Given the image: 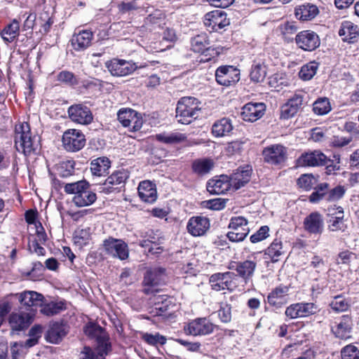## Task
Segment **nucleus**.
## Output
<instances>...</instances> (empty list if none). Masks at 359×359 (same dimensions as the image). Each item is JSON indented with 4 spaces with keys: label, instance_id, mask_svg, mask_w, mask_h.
Returning a JSON list of instances; mask_svg holds the SVG:
<instances>
[{
    "label": "nucleus",
    "instance_id": "obj_8",
    "mask_svg": "<svg viewBox=\"0 0 359 359\" xmlns=\"http://www.w3.org/2000/svg\"><path fill=\"white\" fill-rule=\"evenodd\" d=\"M248 220L242 216L233 217L229 224L231 229L226 234L231 242L243 241L250 233Z\"/></svg>",
    "mask_w": 359,
    "mask_h": 359
},
{
    "label": "nucleus",
    "instance_id": "obj_1",
    "mask_svg": "<svg viewBox=\"0 0 359 359\" xmlns=\"http://www.w3.org/2000/svg\"><path fill=\"white\" fill-rule=\"evenodd\" d=\"M65 192L74 195L72 201L77 208L91 205L97 198L96 193L92 190L90 184L86 180L66 184Z\"/></svg>",
    "mask_w": 359,
    "mask_h": 359
},
{
    "label": "nucleus",
    "instance_id": "obj_16",
    "mask_svg": "<svg viewBox=\"0 0 359 359\" xmlns=\"http://www.w3.org/2000/svg\"><path fill=\"white\" fill-rule=\"evenodd\" d=\"M304 230L311 235H320L325 228L324 217L318 211H314L306 216L303 221Z\"/></svg>",
    "mask_w": 359,
    "mask_h": 359
},
{
    "label": "nucleus",
    "instance_id": "obj_48",
    "mask_svg": "<svg viewBox=\"0 0 359 359\" xmlns=\"http://www.w3.org/2000/svg\"><path fill=\"white\" fill-rule=\"evenodd\" d=\"M210 45V41L206 34H201L191 40V50L195 53H202Z\"/></svg>",
    "mask_w": 359,
    "mask_h": 359
},
{
    "label": "nucleus",
    "instance_id": "obj_33",
    "mask_svg": "<svg viewBox=\"0 0 359 359\" xmlns=\"http://www.w3.org/2000/svg\"><path fill=\"white\" fill-rule=\"evenodd\" d=\"M76 162L74 160H63L56 163L54 167L55 175L61 178H67L75 173Z\"/></svg>",
    "mask_w": 359,
    "mask_h": 359
},
{
    "label": "nucleus",
    "instance_id": "obj_28",
    "mask_svg": "<svg viewBox=\"0 0 359 359\" xmlns=\"http://www.w3.org/2000/svg\"><path fill=\"white\" fill-rule=\"evenodd\" d=\"M230 187L231 186L227 176H221L219 179H211L207 183V190L211 194H224Z\"/></svg>",
    "mask_w": 359,
    "mask_h": 359
},
{
    "label": "nucleus",
    "instance_id": "obj_60",
    "mask_svg": "<svg viewBox=\"0 0 359 359\" xmlns=\"http://www.w3.org/2000/svg\"><path fill=\"white\" fill-rule=\"evenodd\" d=\"M269 228L267 226H262L250 236V240L252 243L262 241L269 236Z\"/></svg>",
    "mask_w": 359,
    "mask_h": 359
},
{
    "label": "nucleus",
    "instance_id": "obj_46",
    "mask_svg": "<svg viewBox=\"0 0 359 359\" xmlns=\"http://www.w3.org/2000/svg\"><path fill=\"white\" fill-rule=\"evenodd\" d=\"M283 254V243L279 239H275L264 252L272 262H276L279 260V257Z\"/></svg>",
    "mask_w": 359,
    "mask_h": 359
},
{
    "label": "nucleus",
    "instance_id": "obj_32",
    "mask_svg": "<svg viewBox=\"0 0 359 359\" xmlns=\"http://www.w3.org/2000/svg\"><path fill=\"white\" fill-rule=\"evenodd\" d=\"M111 161L106 156L95 158L90 162V171L94 176H105L109 173Z\"/></svg>",
    "mask_w": 359,
    "mask_h": 359
},
{
    "label": "nucleus",
    "instance_id": "obj_5",
    "mask_svg": "<svg viewBox=\"0 0 359 359\" xmlns=\"http://www.w3.org/2000/svg\"><path fill=\"white\" fill-rule=\"evenodd\" d=\"M201 109L198 100L192 97L181 98L176 107V118L182 124H189L198 118Z\"/></svg>",
    "mask_w": 359,
    "mask_h": 359
},
{
    "label": "nucleus",
    "instance_id": "obj_27",
    "mask_svg": "<svg viewBox=\"0 0 359 359\" xmlns=\"http://www.w3.org/2000/svg\"><path fill=\"white\" fill-rule=\"evenodd\" d=\"M265 109L263 103H248L242 108L241 116L245 121L253 122L261 118Z\"/></svg>",
    "mask_w": 359,
    "mask_h": 359
},
{
    "label": "nucleus",
    "instance_id": "obj_55",
    "mask_svg": "<svg viewBox=\"0 0 359 359\" xmlns=\"http://www.w3.org/2000/svg\"><path fill=\"white\" fill-rule=\"evenodd\" d=\"M57 81L68 86L78 84V80L74 73L67 70H63L57 75Z\"/></svg>",
    "mask_w": 359,
    "mask_h": 359
},
{
    "label": "nucleus",
    "instance_id": "obj_19",
    "mask_svg": "<svg viewBox=\"0 0 359 359\" xmlns=\"http://www.w3.org/2000/svg\"><path fill=\"white\" fill-rule=\"evenodd\" d=\"M295 41L299 48L306 51L315 50L320 43L318 35L310 30H304L297 34Z\"/></svg>",
    "mask_w": 359,
    "mask_h": 359
},
{
    "label": "nucleus",
    "instance_id": "obj_22",
    "mask_svg": "<svg viewBox=\"0 0 359 359\" xmlns=\"http://www.w3.org/2000/svg\"><path fill=\"white\" fill-rule=\"evenodd\" d=\"M252 171V168L250 165L236 169L229 177L231 187L237 190L244 187L250 182Z\"/></svg>",
    "mask_w": 359,
    "mask_h": 359
},
{
    "label": "nucleus",
    "instance_id": "obj_25",
    "mask_svg": "<svg viewBox=\"0 0 359 359\" xmlns=\"http://www.w3.org/2000/svg\"><path fill=\"white\" fill-rule=\"evenodd\" d=\"M174 307L172 298L167 295L158 294V322L161 320H173L175 318Z\"/></svg>",
    "mask_w": 359,
    "mask_h": 359
},
{
    "label": "nucleus",
    "instance_id": "obj_20",
    "mask_svg": "<svg viewBox=\"0 0 359 359\" xmlns=\"http://www.w3.org/2000/svg\"><path fill=\"white\" fill-rule=\"evenodd\" d=\"M239 71L233 66H221L215 72L217 82L224 86L236 83L240 79Z\"/></svg>",
    "mask_w": 359,
    "mask_h": 359
},
{
    "label": "nucleus",
    "instance_id": "obj_24",
    "mask_svg": "<svg viewBox=\"0 0 359 359\" xmlns=\"http://www.w3.org/2000/svg\"><path fill=\"white\" fill-rule=\"evenodd\" d=\"M161 20V17H158V27L162 30L161 33L158 32V35L162 38L160 41L161 47H158V52H163L166 49L172 47V43L176 41L177 36L175 31L170 26H167V22H163V26H162L160 22Z\"/></svg>",
    "mask_w": 359,
    "mask_h": 359
},
{
    "label": "nucleus",
    "instance_id": "obj_63",
    "mask_svg": "<svg viewBox=\"0 0 359 359\" xmlns=\"http://www.w3.org/2000/svg\"><path fill=\"white\" fill-rule=\"evenodd\" d=\"M40 243L39 241L33 240L29 243L28 248L32 253H36L38 256H44L46 252Z\"/></svg>",
    "mask_w": 359,
    "mask_h": 359
},
{
    "label": "nucleus",
    "instance_id": "obj_56",
    "mask_svg": "<svg viewBox=\"0 0 359 359\" xmlns=\"http://www.w3.org/2000/svg\"><path fill=\"white\" fill-rule=\"evenodd\" d=\"M346 189L343 186L338 185L334 188L327 189V201L334 202L337 201L344 196Z\"/></svg>",
    "mask_w": 359,
    "mask_h": 359
},
{
    "label": "nucleus",
    "instance_id": "obj_10",
    "mask_svg": "<svg viewBox=\"0 0 359 359\" xmlns=\"http://www.w3.org/2000/svg\"><path fill=\"white\" fill-rule=\"evenodd\" d=\"M102 248L106 254L121 260H125L129 256L128 245L121 239L109 236L103 241Z\"/></svg>",
    "mask_w": 359,
    "mask_h": 359
},
{
    "label": "nucleus",
    "instance_id": "obj_53",
    "mask_svg": "<svg viewBox=\"0 0 359 359\" xmlns=\"http://www.w3.org/2000/svg\"><path fill=\"white\" fill-rule=\"evenodd\" d=\"M266 75V69L265 66L261 65H255L252 67L250 77V79L255 83L262 82Z\"/></svg>",
    "mask_w": 359,
    "mask_h": 359
},
{
    "label": "nucleus",
    "instance_id": "obj_64",
    "mask_svg": "<svg viewBox=\"0 0 359 359\" xmlns=\"http://www.w3.org/2000/svg\"><path fill=\"white\" fill-rule=\"evenodd\" d=\"M96 352L97 351H96ZM81 354L82 355L81 359H102V358L98 355V353H95L92 348L88 346L83 347Z\"/></svg>",
    "mask_w": 359,
    "mask_h": 359
},
{
    "label": "nucleus",
    "instance_id": "obj_38",
    "mask_svg": "<svg viewBox=\"0 0 359 359\" xmlns=\"http://www.w3.org/2000/svg\"><path fill=\"white\" fill-rule=\"evenodd\" d=\"M233 130V125L229 118H222L212 125V133L215 137H220L228 135Z\"/></svg>",
    "mask_w": 359,
    "mask_h": 359
},
{
    "label": "nucleus",
    "instance_id": "obj_43",
    "mask_svg": "<svg viewBox=\"0 0 359 359\" xmlns=\"http://www.w3.org/2000/svg\"><path fill=\"white\" fill-rule=\"evenodd\" d=\"M337 210V215L331 217L328 220L327 229L330 231H344L346 228V224L344 221L343 208L339 206Z\"/></svg>",
    "mask_w": 359,
    "mask_h": 359
},
{
    "label": "nucleus",
    "instance_id": "obj_9",
    "mask_svg": "<svg viewBox=\"0 0 359 359\" xmlns=\"http://www.w3.org/2000/svg\"><path fill=\"white\" fill-rule=\"evenodd\" d=\"M62 141L66 151L76 152L84 147L86 140L84 134L80 130L68 129L64 132Z\"/></svg>",
    "mask_w": 359,
    "mask_h": 359
},
{
    "label": "nucleus",
    "instance_id": "obj_6",
    "mask_svg": "<svg viewBox=\"0 0 359 359\" xmlns=\"http://www.w3.org/2000/svg\"><path fill=\"white\" fill-rule=\"evenodd\" d=\"M117 118L122 126L128 128L130 132H136L143 125L142 114L131 109L121 108L117 112Z\"/></svg>",
    "mask_w": 359,
    "mask_h": 359
},
{
    "label": "nucleus",
    "instance_id": "obj_15",
    "mask_svg": "<svg viewBox=\"0 0 359 359\" xmlns=\"http://www.w3.org/2000/svg\"><path fill=\"white\" fill-rule=\"evenodd\" d=\"M262 155L265 162L275 165H282L287 159V149L282 144H273L264 148Z\"/></svg>",
    "mask_w": 359,
    "mask_h": 359
},
{
    "label": "nucleus",
    "instance_id": "obj_11",
    "mask_svg": "<svg viewBox=\"0 0 359 359\" xmlns=\"http://www.w3.org/2000/svg\"><path fill=\"white\" fill-rule=\"evenodd\" d=\"M203 22L210 32H218L230 24L226 13L221 10H215L206 13Z\"/></svg>",
    "mask_w": 359,
    "mask_h": 359
},
{
    "label": "nucleus",
    "instance_id": "obj_34",
    "mask_svg": "<svg viewBox=\"0 0 359 359\" xmlns=\"http://www.w3.org/2000/svg\"><path fill=\"white\" fill-rule=\"evenodd\" d=\"M339 34L343 37L344 41L353 43L359 36V27L351 21H344L341 24Z\"/></svg>",
    "mask_w": 359,
    "mask_h": 359
},
{
    "label": "nucleus",
    "instance_id": "obj_3",
    "mask_svg": "<svg viewBox=\"0 0 359 359\" xmlns=\"http://www.w3.org/2000/svg\"><path fill=\"white\" fill-rule=\"evenodd\" d=\"M336 163L329 159L320 151H313L302 154L297 160V164L300 167L326 165L327 172L339 170L340 158L339 155H334Z\"/></svg>",
    "mask_w": 359,
    "mask_h": 359
},
{
    "label": "nucleus",
    "instance_id": "obj_61",
    "mask_svg": "<svg viewBox=\"0 0 359 359\" xmlns=\"http://www.w3.org/2000/svg\"><path fill=\"white\" fill-rule=\"evenodd\" d=\"M297 111L293 108L292 104L287 101L280 108V118L283 119H288L293 117Z\"/></svg>",
    "mask_w": 359,
    "mask_h": 359
},
{
    "label": "nucleus",
    "instance_id": "obj_59",
    "mask_svg": "<svg viewBox=\"0 0 359 359\" xmlns=\"http://www.w3.org/2000/svg\"><path fill=\"white\" fill-rule=\"evenodd\" d=\"M341 359H359V349L352 344L344 346L341 351Z\"/></svg>",
    "mask_w": 359,
    "mask_h": 359
},
{
    "label": "nucleus",
    "instance_id": "obj_40",
    "mask_svg": "<svg viewBox=\"0 0 359 359\" xmlns=\"http://www.w3.org/2000/svg\"><path fill=\"white\" fill-rule=\"evenodd\" d=\"M67 309L66 304L64 302H50L43 304L41 306L40 312L46 316H53Z\"/></svg>",
    "mask_w": 359,
    "mask_h": 359
},
{
    "label": "nucleus",
    "instance_id": "obj_26",
    "mask_svg": "<svg viewBox=\"0 0 359 359\" xmlns=\"http://www.w3.org/2000/svg\"><path fill=\"white\" fill-rule=\"evenodd\" d=\"M140 199L147 203H153L157 199L156 184L149 180H144L139 184L137 188Z\"/></svg>",
    "mask_w": 359,
    "mask_h": 359
},
{
    "label": "nucleus",
    "instance_id": "obj_47",
    "mask_svg": "<svg viewBox=\"0 0 359 359\" xmlns=\"http://www.w3.org/2000/svg\"><path fill=\"white\" fill-rule=\"evenodd\" d=\"M187 139V136L184 133H163L158 134V142L167 144H175L184 142Z\"/></svg>",
    "mask_w": 359,
    "mask_h": 359
},
{
    "label": "nucleus",
    "instance_id": "obj_13",
    "mask_svg": "<svg viewBox=\"0 0 359 359\" xmlns=\"http://www.w3.org/2000/svg\"><path fill=\"white\" fill-rule=\"evenodd\" d=\"M236 275L233 272L216 273L209 278V283L212 290L219 292L224 290H232L235 287L233 280Z\"/></svg>",
    "mask_w": 359,
    "mask_h": 359
},
{
    "label": "nucleus",
    "instance_id": "obj_30",
    "mask_svg": "<svg viewBox=\"0 0 359 359\" xmlns=\"http://www.w3.org/2000/svg\"><path fill=\"white\" fill-rule=\"evenodd\" d=\"M44 297L34 291H25L19 295L20 304L25 306L27 310L33 306H41L43 302Z\"/></svg>",
    "mask_w": 359,
    "mask_h": 359
},
{
    "label": "nucleus",
    "instance_id": "obj_62",
    "mask_svg": "<svg viewBox=\"0 0 359 359\" xmlns=\"http://www.w3.org/2000/svg\"><path fill=\"white\" fill-rule=\"evenodd\" d=\"M288 102L297 112L306 103L304 100V95L301 93H295L290 99L288 100Z\"/></svg>",
    "mask_w": 359,
    "mask_h": 359
},
{
    "label": "nucleus",
    "instance_id": "obj_36",
    "mask_svg": "<svg viewBox=\"0 0 359 359\" xmlns=\"http://www.w3.org/2000/svg\"><path fill=\"white\" fill-rule=\"evenodd\" d=\"M288 288L285 286L277 287L268 295L267 299L270 305L280 308L285 303Z\"/></svg>",
    "mask_w": 359,
    "mask_h": 359
},
{
    "label": "nucleus",
    "instance_id": "obj_2",
    "mask_svg": "<svg viewBox=\"0 0 359 359\" xmlns=\"http://www.w3.org/2000/svg\"><path fill=\"white\" fill-rule=\"evenodd\" d=\"M14 142L17 151L26 156L36 155L39 151V144L35 137L32 135L30 126L27 122L15 125Z\"/></svg>",
    "mask_w": 359,
    "mask_h": 359
},
{
    "label": "nucleus",
    "instance_id": "obj_18",
    "mask_svg": "<svg viewBox=\"0 0 359 359\" xmlns=\"http://www.w3.org/2000/svg\"><path fill=\"white\" fill-rule=\"evenodd\" d=\"M215 325L206 318H196L184 327L185 332L193 336H201L211 334Z\"/></svg>",
    "mask_w": 359,
    "mask_h": 359
},
{
    "label": "nucleus",
    "instance_id": "obj_39",
    "mask_svg": "<svg viewBox=\"0 0 359 359\" xmlns=\"http://www.w3.org/2000/svg\"><path fill=\"white\" fill-rule=\"evenodd\" d=\"M19 34L20 22L16 19L7 25L1 32L3 40L7 43L14 41Z\"/></svg>",
    "mask_w": 359,
    "mask_h": 359
},
{
    "label": "nucleus",
    "instance_id": "obj_21",
    "mask_svg": "<svg viewBox=\"0 0 359 359\" xmlns=\"http://www.w3.org/2000/svg\"><path fill=\"white\" fill-rule=\"evenodd\" d=\"M210 226V219L200 215L191 217L188 221L187 229L193 236H201L208 231Z\"/></svg>",
    "mask_w": 359,
    "mask_h": 359
},
{
    "label": "nucleus",
    "instance_id": "obj_49",
    "mask_svg": "<svg viewBox=\"0 0 359 359\" xmlns=\"http://www.w3.org/2000/svg\"><path fill=\"white\" fill-rule=\"evenodd\" d=\"M332 109L330 100L327 97H320L313 104V112L319 116L328 114Z\"/></svg>",
    "mask_w": 359,
    "mask_h": 359
},
{
    "label": "nucleus",
    "instance_id": "obj_23",
    "mask_svg": "<svg viewBox=\"0 0 359 359\" xmlns=\"http://www.w3.org/2000/svg\"><path fill=\"white\" fill-rule=\"evenodd\" d=\"M93 33L90 30L83 29L74 33L70 40L71 46L76 51H83L92 43Z\"/></svg>",
    "mask_w": 359,
    "mask_h": 359
},
{
    "label": "nucleus",
    "instance_id": "obj_4",
    "mask_svg": "<svg viewBox=\"0 0 359 359\" xmlns=\"http://www.w3.org/2000/svg\"><path fill=\"white\" fill-rule=\"evenodd\" d=\"M83 332L90 339H95V351L102 359H105V356L111 351V344L105 330L97 323H88L84 326Z\"/></svg>",
    "mask_w": 359,
    "mask_h": 359
},
{
    "label": "nucleus",
    "instance_id": "obj_58",
    "mask_svg": "<svg viewBox=\"0 0 359 359\" xmlns=\"http://www.w3.org/2000/svg\"><path fill=\"white\" fill-rule=\"evenodd\" d=\"M300 318L307 317L316 313L318 308L313 303H297Z\"/></svg>",
    "mask_w": 359,
    "mask_h": 359
},
{
    "label": "nucleus",
    "instance_id": "obj_54",
    "mask_svg": "<svg viewBox=\"0 0 359 359\" xmlns=\"http://www.w3.org/2000/svg\"><path fill=\"white\" fill-rule=\"evenodd\" d=\"M316 183V178L311 174L302 175L297 180L298 186L306 191L311 190Z\"/></svg>",
    "mask_w": 359,
    "mask_h": 359
},
{
    "label": "nucleus",
    "instance_id": "obj_17",
    "mask_svg": "<svg viewBox=\"0 0 359 359\" xmlns=\"http://www.w3.org/2000/svg\"><path fill=\"white\" fill-rule=\"evenodd\" d=\"M69 330V326L65 320L55 321L50 324L45 338L47 341L57 344L68 334Z\"/></svg>",
    "mask_w": 359,
    "mask_h": 359
},
{
    "label": "nucleus",
    "instance_id": "obj_12",
    "mask_svg": "<svg viewBox=\"0 0 359 359\" xmlns=\"http://www.w3.org/2000/svg\"><path fill=\"white\" fill-rule=\"evenodd\" d=\"M69 118L74 123L81 125H88L93 120L90 109L83 104H74L69 107L67 110Z\"/></svg>",
    "mask_w": 359,
    "mask_h": 359
},
{
    "label": "nucleus",
    "instance_id": "obj_29",
    "mask_svg": "<svg viewBox=\"0 0 359 359\" xmlns=\"http://www.w3.org/2000/svg\"><path fill=\"white\" fill-rule=\"evenodd\" d=\"M257 266V263L251 260H245L236 263V265L229 266L230 269H234L238 276L247 283L252 277Z\"/></svg>",
    "mask_w": 359,
    "mask_h": 359
},
{
    "label": "nucleus",
    "instance_id": "obj_37",
    "mask_svg": "<svg viewBox=\"0 0 359 359\" xmlns=\"http://www.w3.org/2000/svg\"><path fill=\"white\" fill-rule=\"evenodd\" d=\"M318 13V8L316 5L306 4L297 6L295 8V16L300 20H311Z\"/></svg>",
    "mask_w": 359,
    "mask_h": 359
},
{
    "label": "nucleus",
    "instance_id": "obj_45",
    "mask_svg": "<svg viewBox=\"0 0 359 359\" xmlns=\"http://www.w3.org/2000/svg\"><path fill=\"white\" fill-rule=\"evenodd\" d=\"M329 187V184L326 182L317 184L314 187L313 193L309 196V201L312 203H318L322 200L327 201V189Z\"/></svg>",
    "mask_w": 359,
    "mask_h": 359
},
{
    "label": "nucleus",
    "instance_id": "obj_41",
    "mask_svg": "<svg viewBox=\"0 0 359 359\" xmlns=\"http://www.w3.org/2000/svg\"><path fill=\"white\" fill-rule=\"evenodd\" d=\"M8 323L13 330L21 331L29 327L30 321L23 314L13 313L8 318Z\"/></svg>",
    "mask_w": 359,
    "mask_h": 359
},
{
    "label": "nucleus",
    "instance_id": "obj_44",
    "mask_svg": "<svg viewBox=\"0 0 359 359\" xmlns=\"http://www.w3.org/2000/svg\"><path fill=\"white\" fill-rule=\"evenodd\" d=\"M214 163L212 160L208 158L196 159L192 163V170L198 175L208 174L213 168Z\"/></svg>",
    "mask_w": 359,
    "mask_h": 359
},
{
    "label": "nucleus",
    "instance_id": "obj_50",
    "mask_svg": "<svg viewBox=\"0 0 359 359\" xmlns=\"http://www.w3.org/2000/svg\"><path fill=\"white\" fill-rule=\"evenodd\" d=\"M318 67L319 64L316 61H311L303 65L299 73V77L304 81L311 79L316 75Z\"/></svg>",
    "mask_w": 359,
    "mask_h": 359
},
{
    "label": "nucleus",
    "instance_id": "obj_51",
    "mask_svg": "<svg viewBox=\"0 0 359 359\" xmlns=\"http://www.w3.org/2000/svg\"><path fill=\"white\" fill-rule=\"evenodd\" d=\"M90 239V228L82 229L75 231L73 237L74 244L79 248L88 245Z\"/></svg>",
    "mask_w": 359,
    "mask_h": 359
},
{
    "label": "nucleus",
    "instance_id": "obj_7",
    "mask_svg": "<svg viewBox=\"0 0 359 359\" xmlns=\"http://www.w3.org/2000/svg\"><path fill=\"white\" fill-rule=\"evenodd\" d=\"M128 177L126 170H116L108 176L104 183L100 184L99 191L104 194L120 192L121 188L124 186Z\"/></svg>",
    "mask_w": 359,
    "mask_h": 359
},
{
    "label": "nucleus",
    "instance_id": "obj_35",
    "mask_svg": "<svg viewBox=\"0 0 359 359\" xmlns=\"http://www.w3.org/2000/svg\"><path fill=\"white\" fill-rule=\"evenodd\" d=\"M143 292L146 294H154L157 292V270H147L142 282Z\"/></svg>",
    "mask_w": 359,
    "mask_h": 359
},
{
    "label": "nucleus",
    "instance_id": "obj_42",
    "mask_svg": "<svg viewBox=\"0 0 359 359\" xmlns=\"http://www.w3.org/2000/svg\"><path fill=\"white\" fill-rule=\"evenodd\" d=\"M54 17L48 11H43L39 13L37 23L40 26L39 32L42 34H47L54 23Z\"/></svg>",
    "mask_w": 359,
    "mask_h": 359
},
{
    "label": "nucleus",
    "instance_id": "obj_31",
    "mask_svg": "<svg viewBox=\"0 0 359 359\" xmlns=\"http://www.w3.org/2000/svg\"><path fill=\"white\" fill-rule=\"evenodd\" d=\"M332 327V332L337 337L340 339H348L351 337L352 329V320L349 316H343L339 323Z\"/></svg>",
    "mask_w": 359,
    "mask_h": 359
},
{
    "label": "nucleus",
    "instance_id": "obj_57",
    "mask_svg": "<svg viewBox=\"0 0 359 359\" xmlns=\"http://www.w3.org/2000/svg\"><path fill=\"white\" fill-rule=\"evenodd\" d=\"M218 316L222 322L227 323L231 320V306L227 302H221L217 311Z\"/></svg>",
    "mask_w": 359,
    "mask_h": 359
},
{
    "label": "nucleus",
    "instance_id": "obj_52",
    "mask_svg": "<svg viewBox=\"0 0 359 359\" xmlns=\"http://www.w3.org/2000/svg\"><path fill=\"white\" fill-rule=\"evenodd\" d=\"M330 306L335 311L343 312L348 310L350 304L343 295H337L331 301Z\"/></svg>",
    "mask_w": 359,
    "mask_h": 359
},
{
    "label": "nucleus",
    "instance_id": "obj_14",
    "mask_svg": "<svg viewBox=\"0 0 359 359\" xmlns=\"http://www.w3.org/2000/svg\"><path fill=\"white\" fill-rule=\"evenodd\" d=\"M105 67L111 74L114 76H124L129 75L135 72L137 68L135 63L117 58H113L112 60L106 62Z\"/></svg>",
    "mask_w": 359,
    "mask_h": 359
}]
</instances>
